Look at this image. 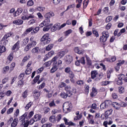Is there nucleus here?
<instances>
[{
	"label": "nucleus",
	"instance_id": "obj_1",
	"mask_svg": "<svg viewBox=\"0 0 127 127\" xmlns=\"http://www.w3.org/2000/svg\"><path fill=\"white\" fill-rule=\"evenodd\" d=\"M63 108L64 113H69L72 109V105L69 102H66L64 103Z\"/></svg>",
	"mask_w": 127,
	"mask_h": 127
},
{
	"label": "nucleus",
	"instance_id": "obj_2",
	"mask_svg": "<svg viewBox=\"0 0 127 127\" xmlns=\"http://www.w3.org/2000/svg\"><path fill=\"white\" fill-rule=\"evenodd\" d=\"M54 15H55V14L52 11H50V12L46 13L45 15L46 19L44 20V22L46 23H50V18H51V17H53Z\"/></svg>",
	"mask_w": 127,
	"mask_h": 127
},
{
	"label": "nucleus",
	"instance_id": "obj_3",
	"mask_svg": "<svg viewBox=\"0 0 127 127\" xmlns=\"http://www.w3.org/2000/svg\"><path fill=\"white\" fill-rule=\"evenodd\" d=\"M102 36L100 37V40L101 42H106L108 38H109V36H110V33L108 32L104 31L102 33Z\"/></svg>",
	"mask_w": 127,
	"mask_h": 127
},
{
	"label": "nucleus",
	"instance_id": "obj_4",
	"mask_svg": "<svg viewBox=\"0 0 127 127\" xmlns=\"http://www.w3.org/2000/svg\"><path fill=\"white\" fill-rule=\"evenodd\" d=\"M41 42H43L44 44H48L50 42V39H49V34H45L41 39Z\"/></svg>",
	"mask_w": 127,
	"mask_h": 127
},
{
	"label": "nucleus",
	"instance_id": "obj_5",
	"mask_svg": "<svg viewBox=\"0 0 127 127\" xmlns=\"http://www.w3.org/2000/svg\"><path fill=\"white\" fill-rule=\"evenodd\" d=\"M37 44L36 41H34L30 43H29L24 48V50L25 51H28L30 48L35 47Z\"/></svg>",
	"mask_w": 127,
	"mask_h": 127
},
{
	"label": "nucleus",
	"instance_id": "obj_6",
	"mask_svg": "<svg viewBox=\"0 0 127 127\" xmlns=\"http://www.w3.org/2000/svg\"><path fill=\"white\" fill-rule=\"evenodd\" d=\"M112 103V102L110 100H106L105 102L102 103L100 105V109L101 110H104V109H106L107 108H109L110 105Z\"/></svg>",
	"mask_w": 127,
	"mask_h": 127
},
{
	"label": "nucleus",
	"instance_id": "obj_7",
	"mask_svg": "<svg viewBox=\"0 0 127 127\" xmlns=\"http://www.w3.org/2000/svg\"><path fill=\"white\" fill-rule=\"evenodd\" d=\"M35 16L32 14H29L27 15H24L21 17V19L23 20H28V19H32L34 18Z\"/></svg>",
	"mask_w": 127,
	"mask_h": 127
},
{
	"label": "nucleus",
	"instance_id": "obj_8",
	"mask_svg": "<svg viewBox=\"0 0 127 127\" xmlns=\"http://www.w3.org/2000/svg\"><path fill=\"white\" fill-rule=\"evenodd\" d=\"M65 62L66 64H70L71 62L73 61V58L70 55H68L65 57Z\"/></svg>",
	"mask_w": 127,
	"mask_h": 127
},
{
	"label": "nucleus",
	"instance_id": "obj_9",
	"mask_svg": "<svg viewBox=\"0 0 127 127\" xmlns=\"http://www.w3.org/2000/svg\"><path fill=\"white\" fill-rule=\"evenodd\" d=\"M19 43H20V41H18L11 48V50H12L13 51V50H15V49H16V50H18V49H19Z\"/></svg>",
	"mask_w": 127,
	"mask_h": 127
},
{
	"label": "nucleus",
	"instance_id": "obj_10",
	"mask_svg": "<svg viewBox=\"0 0 127 127\" xmlns=\"http://www.w3.org/2000/svg\"><path fill=\"white\" fill-rule=\"evenodd\" d=\"M53 55H54V51H51L50 52H49L48 53V54H47L45 56V59H44V61H46V60L48 59V58H49V57H51L52 56H53Z\"/></svg>",
	"mask_w": 127,
	"mask_h": 127
},
{
	"label": "nucleus",
	"instance_id": "obj_11",
	"mask_svg": "<svg viewBox=\"0 0 127 127\" xmlns=\"http://www.w3.org/2000/svg\"><path fill=\"white\" fill-rule=\"evenodd\" d=\"M33 30V27H31L30 28H28L26 30V31L23 33L22 34L23 36H25V35H27L28 33H30V32H31Z\"/></svg>",
	"mask_w": 127,
	"mask_h": 127
},
{
	"label": "nucleus",
	"instance_id": "obj_12",
	"mask_svg": "<svg viewBox=\"0 0 127 127\" xmlns=\"http://www.w3.org/2000/svg\"><path fill=\"white\" fill-rule=\"evenodd\" d=\"M97 94H98V91H97V89L95 87H93L92 89V92L90 94L91 97H95L96 96Z\"/></svg>",
	"mask_w": 127,
	"mask_h": 127
},
{
	"label": "nucleus",
	"instance_id": "obj_13",
	"mask_svg": "<svg viewBox=\"0 0 127 127\" xmlns=\"http://www.w3.org/2000/svg\"><path fill=\"white\" fill-rule=\"evenodd\" d=\"M28 115V113H25L23 115L21 116L20 120L22 123H25V119H27V116Z\"/></svg>",
	"mask_w": 127,
	"mask_h": 127
},
{
	"label": "nucleus",
	"instance_id": "obj_14",
	"mask_svg": "<svg viewBox=\"0 0 127 127\" xmlns=\"http://www.w3.org/2000/svg\"><path fill=\"white\" fill-rule=\"evenodd\" d=\"M112 107H114L116 110H120L121 109V105L117 102H113L112 104Z\"/></svg>",
	"mask_w": 127,
	"mask_h": 127
},
{
	"label": "nucleus",
	"instance_id": "obj_15",
	"mask_svg": "<svg viewBox=\"0 0 127 127\" xmlns=\"http://www.w3.org/2000/svg\"><path fill=\"white\" fill-rule=\"evenodd\" d=\"M13 23L17 25H20L23 23V20L20 19L15 20L13 21Z\"/></svg>",
	"mask_w": 127,
	"mask_h": 127
},
{
	"label": "nucleus",
	"instance_id": "obj_16",
	"mask_svg": "<svg viewBox=\"0 0 127 127\" xmlns=\"http://www.w3.org/2000/svg\"><path fill=\"white\" fill-rule=\"evenodd\" d=\"M33 96L34 98L39 99V97H40V92H39L38 90H35L33 92Z\"/></svg>",
	"mask_w": 127,
	"mask_h": 127
},
{
	"label": "nucleus",
	"instance_id": "obj_17",
	"mask_svg": "<svg viewBox=\"0 0 127 127\" xmlns=\"http://www.w3.org/2000/svg\"><path fill=\"white\" fill-rule=\"evenodd\" d=\"M59 26L60 25L58 24H55L53 27L51 28V31H52L53 32H54L55 31H56V30H57L58 29H59Z\"/></svg>",
	"mask_w": 127,
	"mask_h": 127
},
{
	"label": "nucleus",
	"instance_id": "obj_18",
	"mask_svg": "<svg viewBox=\"0 0 127 127\" xmlns=\"http://www.w3.org/2000/svg\"><path fill=\"white\" fill-rule=\"evenodd\" d=\"M67 52H68V50H65L64 51H61V52H59L58 54V55L59 57H60V58H62V57H63V56H64L65 55V54H66V53H67Z\"/></svg>",
	"mask_w": 127,
	"mask_h": 127
},
{
	"label": "nucleus",
	"instance_id": "obj_19",
	"mask_svg": "<svg viewBox=\"0 0 127 127\" xmlns=\"http://www.w3.org/2000/svg\"><path fill=\"white\" fill-rule=\"evenodd\" d=\"M74 50V52L77 53V54H84V51H80L78 47H75Z\"/></svg>",
	"mask_w": 127,
	"mask_h": 127
},
{
	"label": "nucleus",
	"instance_id": "obj_20",
	"mask_svg": "<svg viewBox=\"0 0 127 127\" xmlns=\"http://www.w3.org/2000/svg\"><path fill=\"white\" fill-rule=\"evenodd\" d=\"M91 75L92 79H95V78L97 77V75H98V71H97V70L92 71L91 72Z\"/></svg>",
	"mask_w": 127,
	"mask_h": 127
},
{
	"label": "nucleus",
	"instance_id": "obj_21",
	"mask_svg": "<svg viewBox=\"0 0 127 127\" xmlns=\"http://www.w3.org/2000/svg\"><path fill=\"white\" fill-rule=\"evenodd\" d=\"M31 52L32 54H38V53L39 52V47H35L31 50Z\"/></svg>",
	"mask_w": 127,
	"mask_h": 127
},
{
	"label": "nucleus",
	"instance_id": "obj_22",
	"mask_svg": "<svg viewBox=\"0 0 127 127\" xmlns=\"http://www.w3.org/2000/svg\"><path fill=\"white\" fill-rule=\"evenodd\" d=\"M64 122H65V124L67 125V126H75V124L72 122H68V120H67V119H66V118H64Z\"/></svg>",
	"mask_w": 127,
	"mask_h": 127
},
{
	"label": "nucleus",
	"instance_id": "obj_23",
	"mask_svg": "<svg viewBox=\"0 0 127 127\" xmlns=\"http://www.w3.org/2000/svg\"><path fill=\"white\" fill-rule=\"evenodd\" d=\"M34 122H37V121H40L41 120V115L37 114L34 116Z\"/></svg>",
	"mask_w": 127,
	"mask_h": 127
},
{
	"label": "nucleus",
	"instance_id": "obj_24",
	"mask_svg": "<svg viewBox=\"0 0 127 127\" xmlns=\"http://www.w3.org/2000/svg\"><path fill=\"white\" fill-rule=\"evenodd\" d=\"M53 25V24L49 23L48 25H45V26L43 28L44 31H48L49 29H50V26H52Z\"/></svg>",
	"mask_w": 127,
	"mask_h": 127
},
{
	"label": "nucleus",
	"instance_id": "obj_25",
	"mask_svg": "<svg viewBox=\"0 0 127 127\" xmlns=\"http://www.w3.org/2000/svg\"><path fill=\"white\" fill-rule=\"evenodd\" d=\"M49 121L51 122V123H53V124L56 123V118L55 117V116L53 115L50 116L49 118Z\"/></svg>",
	"mask_w": 127,
	"mask_h": 127
},
{
	"label": "nucleus",
	"instance_id": "obj_26",
	"mask_svg": "<svg viewBox=\"0 0 127 127\" xmlns=\"http://www.w3.org/2000/svg\"><path fill=\"white\" fill-rule=\"evenodd\" d=\"M58 68H59V66L57 65V64L54 65L51 69V73H54L55 72H56V71L58 70Z\"/></svg>",
	"mask_w": 127,
	"mask_h": 127
},
{
	"label": "nucleus",
	"instance_id": "obj_27",
	"mask_svg": "<svg viewBox=\"0 0 127 127\" xmlns=\"http://www.w3.org/2000/svg\"><path fill=\"white\" fill-rule=\"evenodd\" d=\"M113 112V110L110 109L108 111H106L105 113V117L108 118L110 115H112V112Z\"/></svg>",
	"mask_w": 127,
	"mask_h": 127
},
{
	"label": "nucleus",
	"instance_id": "obj_28",
	"mask_svg": "<svg viewBox=\"0 0 127 127\" xmlns=\"http://www.w3.org/2000/svg\"><path fill=\"white\" fill-rule=\"evenodd\" d=\"M18 123V122H17V119H14L13 120V122L11 124V127H16V126H17Z\"/></svg>",
	"mask_w": 127,
	"mask_h": 127
},
{
	"label": "nucleus",
	"instance_id": "obj_29",
	"mask_svg": "<svg viewBox=\"0 0 127 127\" xmlns=\"http://www.w3.org/2000/svg\"><path fill=\"white\" fill-rule=\"evenodd\" d=\"M53 46H54V45L53 44H50L46 48V50L47 51H50L51 50H52L53 48Z\"/></svg>",
	"mask_w": 127,
	"mask_h": 127
},
{
	"label": "nucleus",
	"instance_id": "obj_30",
	"mask_svg": "<svg viewBox=\"0 0 127 127\" xmlns=\"http://www.w3.org/2000/svg\"><path fill=\"white\" fill-rule=\"evenodd\" d=\"M33 104V102H29L25 107L26 109V111H28V110H29V108H30Z\"/></svg>",
	"mask_w": 127,
	"mask_h": 127
},
{
	"label": "nucleus",
	"instance_id": "obj_31",
	"mask_svg": "<svg viewBox=\"0 0 127 127\" xmlns=\"http://www.w3.org/2000/svg\"><path fill=\"white\" fill-rule=\"evenodd\" d=\"M116 59V57H112L111 59H106V61H107V62H115Z\"/></svg>",
	"mask_w": 127,
	"mask_h": 127
},
{
	"label": "nucleus",
	"instance_id": "obj_32",
	"mask_svg": "<svg viewBox=\"0 0 127 127\" xmlns=\"http://www.w3.org/2000/svg\"><path fill=\"white\" fill-rule=\"evenodd\" d=\"M40 78V76H39V75H37L36 77H35L34 78L33 82H32V84L34 85V84H35V83H37V81H38V80H39Z\"/></svg>",
	"mask_w": 127,
	"mask_h": 127
},
{
	"label": "nucleus",
	"instance_id": "obj_33",
	"mask_svg": "<svg viewBox=\"0 0 127 127\" xmlns=\"http://www.w3.org/2000/svg\"><path fill=\"white\" fill-rule=\"evenodd\" d=\"M118 91H119V92L120 93V94H123V93H124V92H125V87H124L123 86H120L118 88Z\"/></svg>",
	"mask_w": 127,
	"mask_h": 127
},
{
	"label": "nucleus",
	"instance_id": "obj_34",
	"mask_svg": "<svg viewBox=\"0 0 127 127\" xmlns=\"http://www.w3.org/2000/svg\"><path fill=\"white\" fill-rule=\"evenodd\" d=\"M73 32V30L72 29L68 30L67 31L64 32V35L65 36H68L69 34H71Z\"/></svg>",
	"mask_w": 127,
	"mask_h": 127
},
{
	"label": "nucleus",
	"instance_id": "obj_35",
	"mask_svg": "<svg viewBox=\"0 0 127 127\" xmlns=\"http://www.w3.org/2000/svg\"><path fill=\"white\" fill-rule=\"evenodd\" d=\"M125 77H126V76L124 74H120L118 75V80H121L122 81L123 80H125Z\"/></svg>",
	"mask_w": 127,
	"mask_h": 127
},
{
	"label": "nucleus",
	"instance_id": "obj_36",
	"mask_svg": "<svg viewBox=\"0 0 127 127\" xmlns=\"http://www.w3.org/2000/svg\"><path fill=\"white\" fill-rule=\"evenodd\" d=\"M33 32H32V34H35V33H37L38 31H39V27H37L35 29L33 28Z\"/></svg>",
	"mask_w": 127,
	"mask_h": 127
},
{
	"label": "nucleus",
	"instance_id": "obj_37",
	"mask_svg": "<svg viewBox=\"0 0 127 127\" xmlns=\"http://www.w3.org/2000/svg\"><path fill=\"white\" fill-rule=\"evenodd\" d=\"M7 59L10 62L12 61V60L13 59V53L10 54L7 57Z\"/></svg>",
	"mask_w": 127,
	"mask_h": 127
},
{
	"label": "nucleus",
	"instance_id": "obj_38",
	"mask_svg": "<svg viewBox=\"0 0 127 127\" xmlns=\"http://www.w3.org/2000/svg\"><path fill=\"white\" fill-rule=\"evenodd\" d=\"M79 61L80 63L82 64V65H85V64H86V62L85 61V58L82 57L80 59V60H79Z\"/></svg>",
	"mask_w": 127,
	"mask_h": 127
},
{
	"label": "nucleus",
	"instance_id": "obj_39",
	"mask_svg": "<svg viewBox=\"0 0 127 127\" xmlns=\"http://www.w3.org/2000/svg\"><path fill=\"white\" fill-rule=\"evenodd\" d=\"M61 97L63 99H66L67 98V97H68V95H67V93L65 92H62L61 94Z\"/></svg>",
	"mask_w": 127,
	"mask_h": 127
},
{
	"label": "nucleus",
	"instance_id": "obj_40",
	"mask_svg": "<svg viewBox=\"0 0 127 127\" xmlns=\"http://www.w3.org/2000/svg\"><path fill=\"white\" fill-rule=\"evenodd\" d=\"M112 72H113V69H110L107 71V78L110 79L111 78V74H112Z\"/></svg>",
	"mask_w": 127,
	"mask_h": 127
},
{
	"label": "nucleus",
	"instance_id": "obj_41",
	"mask_svg": "<svg viewBox=\"0 0 127 127\" xmlns=\"http://www.w3.org/2000/svg\"><path fill=\"white\" fill-rule=\"evenodd\" d=\"M92 32L96 37H99V33H98V31H97L96 29H93L92 30Z\"/></svg>",
	"mask_w": 127,
	"mask_h": 127
},
{
	"label": "nucleus",
	"instance_id": "obj_42",
	"mask_svg": "<svg viewBox=\"0 0 127 127\" xmlns=\"http://www.w3.org/2000/svg\"><path fill=\"white\" fill-rule=\"evenodd\" d=\"M86 58L87 65H92V61H91L90 58L87 56L86 57Z\"/></svg>",
	"mask_w": 127,
	"mask_h": 127
},
{
	"label": "nucleus",
	"instance_id": "obj_43",
	"mask_svg": "<svg viewBox=\"0 0 127 127\" xmlns=\"http://www.w3.org/2000/svg\"><path fill=\"white\" fill-rule=\"evenodd\" d=\"M28 41H29V38L26 37L25 39H24L23 40V43L24 45H26V44L28 43Z\"/></svg>",
	"mask_w": 127,
	"mask_h": 127
},
{
	"label": "nucleus",
	"instance_id": "obj_44",
	"mask_svg": "<svg viewBox=\"0 0 127 127\" xmlns=\"http://www.w3.org/2000/svg\"><path fill=\"white\" fill-rule=\"evenodd\" d=\"M31 71L32 69L30 68H28L26 69L25 71V73L26 75H30V74H31Z\"/></svg>",
	"mask_w": 127,
	"mask_h": 127
},
{
	"label": "nucleus",
	"instance_id": "obj_45",
	"mask_svg": "<svg viewBox=\"0 0 127 127\" xmlns=\"http://www.w3.org/2000/svg\"><path fill=\"white\" fill-rule=\"evenodd\" d=\"M33 115H34V113L33 112V111L30 112L29 113L28 116H27V120H28L29 119H30V118H32Z\"/></svg>",
	"mask_w": 127,
	"mask_h": 127
},
{
	"label": "nucleus",
	"instance_id": "obj_46",
	"mask_svg": "<svg viewBox=\"0 0 127 127\" xmlns=\"http://www.w3.org/2000/svg\"><path fill=\"white\" fill-rule=\"evenodd\" d=\"M14 67H15V63H12L10 66V71H13L14 69Z\"/></svg>",
	"mask_w": 127,
	"mask_h": 127
},
{
	"label": "nucleus",
	"instance_id": "obj_47",
	"mask_svg": "<svg viewBox=\"0 0 127 127\" xmlns=\"http://www.w3.org/2000/svg\"><path fill=\"white\" fill-rule=\"evenodd\" d=\"M9 70V66H6L3 68V73L5 74L7 71Z\"/></svg>",
	"mask_w": 127,
	"mask_h": 127
},
{
	"label": "nucleus",
	"instance_id": "obj_48",
	"mask_svg": "<svg viewBox=\"0 0 127 127\" xmlns=\"http://www.w3.org/2000/svg\"><path fill=\"white\" fill-rule=\"evenodd\" d=\"M6 50V49L5 48V47L2 46L0 48V52L3 53V52H5Z\"/></svg>",
	"mask_w": 127,
	"mask_h": 127
},
{
	"label": "nucleus",
	"instance_id": "obj_49",
	"mask_svg": "<svg viewBox=\"0 0 127 127\" xmlns=\"http://www.w3.org/2000/svg\"><path fill=\"white\" fill-rule=\"evenodd\" d=\"M119 62L118 64H117V66H122V65H123V64H125V61H119Z\"/></svg>",
	"mask_w": 127,
	"mask_h": 127
},
{
	"label": "nucleus",
	"instance_id": "obj_50",
	"mask_svg": "<svg viewBox=\"0 0 127 127\" xmlns=\"http://www.w3.org/2000/svg\"><path fill=\"white\" fill-rule=\"evenodd\" d=\"M81 119H82V115H79L75 116L74 120V121H78V120H81Z\"/></svg>",
	"mask_w": 127,
	"mask_h": 127
},
{
	"label": "nucleus",
	"instance_id": "obj_51",
	"mask_svg": "<svg viewBox=\"0 0 127 127\" xmlns=\"http://www.w3.org/2000/svg\"><path fill=\"white\" fill-rule=\"evenodd\" d=\"M76 83L79 86H83V85L84 84V81L83 80H78L76 82Z\"/></svg>",
	"mask_w": 127,
	"mask_h": 127
},
{
	"label": "nucleus",
	"instance_id": "obj_52",
	"mask_svg": "<svg viewBox=\"0 0 127 127\" xmlns=\"http://www.w3.org/2000/svg\"><path fill=\"white\" fill-rule=\"evenodd\" d=\"M30 59V56H25V57L23 58V60H22V62H26V61L29 60Z\"/></svg>",
	"mask_w": 127,
	"mask_h": 127
},
{
	"label": "nucleus",
	"instance_id": "obj_53",
	"mask_svg": "<svg viewBox=\"0 0 127 127\" xmlns=\"http://www.w3.org/2000/svg\"><path fill=\"white\" fill-rule=\"evenodd\" d=\"M66 94L67 95V97H71L72 95H73V93H72V90H68L66 91Z\"/></svg>",
	"mask_w": 127,
	"mask_h": 127
},
{
	"label": "nucleus",
	"instance_id": "obj_54",
	"mask_svg": "<svg viewBox=\"0 0 127 127\" xmlns=\"http://www.w3.org/2000/svg\"><path fill=\"white\" fill-rule=\"evenodd\" d=\"M27 5L29 6H31V5H33L34 2L32 0H29L27 3Z\"/></svg>",
	"mask_w": 127,
	"mask_h": 127
},
{
	"label": "nucleus",
	"instance_id": "obj_55",
	"mask_svg": "<svg viewBox=\"0 0 127 127\" xmlns=\"http://www.w3.org/2000/svg\"><path fill=\"white\" fill-rule=\"evenodd\" d=\"M45 87V83H43L40 86H38V88L39 90H41V89H43V88Z\"/></svg>",
	"mask_w": 127,
	"mask_h": 127
},
{
	"label": "nucleus",
	"instance_id": "obj_56",
	"mask_svg": "<svg viewBox=\"0 0 127 127\" xmlns=\"http://www.w3.org/2000/svg\"><path fill=\"white\" fill-rule=\"evenodd\" d=\"M13 112V108H10L7 111V115H9Z\"/></svg>",
	"mask_w": 127,
	"mask_h": 127
},
{
	"label": "nucleus",
	"instance_id": "obj_57",
	"mask_svg": "<svg viewBox=\"0 0 127 127\" xmlns=\"http://www.w3.org/2000/svg\"><path fill=\"white\" fill-rule=\"evenodd\" d=\"M44 70V67L42 66L41 67H40L37 70V72L38 74H40V73H41V72H42V71H43Z\"/></svg>",
	"mask_w": 127,
	"mask_h": 127
},
{
	"label": "nucleus",
	"instance_id": "obj_58",
	"mask_svg": "<svg viewBox=\"0 0 127 127\" xmlns=\"http://www.w3.org/2000/svg\"><path fill=\"white\" fill-rule=\"evenodd\" d=\"M8 77H5L4 79L2 80V84H5V83H7V81H8Z\"/></svg>",
	"mask_w": 127,
	"mask_h": 127
},
{
	"label": "nucleus",
	"instance_id": "obj_59",
	"mask_svg": "<svg viewBox=\"0 0 127 127\" xmlns=\"http://www.w3.org/2000/svg\"><path fill=\"white\" fill-rule=\"evenodd\" d=\"M29 124H30V122H28L27 121H26L25 122L23 123L24 127H28V126H29Z\"/></svg>",
	"mask_w": 127,
	"mask_h": 127
},
{
	"label": "nucleus",
	"instance_id": "obj_60",
	"mask_svg": "<svg viewBox=\"0 0 127 127\" xmlns=\"http://www.w3.org/2000/svg\"><path fill=\"white\" fill-rule=\"evenodd\" d=\"M50 23H45L44 22V21L40 24V27H43V26H45V25H48Z\"/></svg>",
	"mask_w": 127,
	"mask_h": 127
},
{
	"label": "nucleus",
	"instance_id": "obj_61",
	"mask_svg": "<svg viewBox=\"0 0 127 127\" xmlns=\"http://www.w3.org/2000/svg\"><path fill=\"white\" fill-rule=\"evenodd\" d=\"M51 63H52V62L48 61V62H46L44 64V65H45V67H49V65H51Z\"/></svg>",
	"mask_w": 127,
	"mask_h": 127
},
{
	"label": "nucleus",
	"instance_id": "obj_62",
	"mask_svg": "<svg viewBox=\"0 0 127 127\" xmlns=\"http://www.w3.org/2000/svg\"><path fill=\"white\" fill-rule=\"evenodd\" d=\"M112 97L113 99H114V100H116L118 98V94H117V93H114L112 94Z\"/></svg>",
	"mask_w": 127,
	"mask_h": 127
},
{
	"label": "nucleus",
	"instance_id": "obj_63",
	"mask_svg": "<svg viewBox=\"0 0 127 127\" xmlns=\"http://www.w3.org/2000/svg\"><path fill=\"white\" fill-rule=\"evenodd\" d=\"M112 19H113V17L112 16L107 17L106 18V22H110V21H111L112 20Z\"/></svg>",
	"mask_w": 127,
	"mask_h": 127
},
{
	"label": "nucleus",
	"instance_id": "obj_64",
	"mask_svg": "<svg viewBox=\"0 0 127 127\" xmlns=\"http://www.w3.org/2000/svg\"><path fill=\"white\" fill-rule=\"evenodd\" d=\"M64 72H65V73H69L71 72V68L69 67H66L64 69Z\"/></svg>",
	"mask_w": 127,
	"mask_h": 127
}]
</instances>
